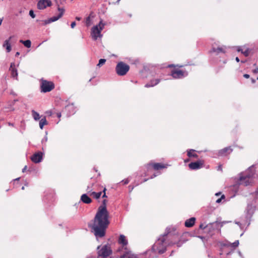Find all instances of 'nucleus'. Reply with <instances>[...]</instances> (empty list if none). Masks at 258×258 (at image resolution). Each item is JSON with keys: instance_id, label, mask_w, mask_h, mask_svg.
<instances>
[{"instance_id": "obj_1", "label": "nucleus", "mask_w": 258, "mask_h": 258, "mask_svg": "<svg viewBox=\"0 0 258 258\" xmlns=\"http://www.w3.org/2000/svg\"><path fill=\"white\" fill-rule=\"evenodd\" d=\"M106 202V200L102 201V205L98 208L96 214L93 224L91 226L92 232L97 239L105 236L106 229L109 224Z\"/></svg>"}, {"instance_id": "obj_2", "label": "nucleus", "mask_w": 258, "mask_h": 258, "mask_svg": "<svg viewBox=\"0 0 258 258\" xmlns=\"http://www.w3.org/2000/svg\"><path fill=\"white\" fill-rule=\"evenodd\" d=\"M170 232V228H167L165 233L161 235L152 247V250L155 253L162 254L166 250V244L165 242V237Z\"/></svg>"}, {"instance_id": "obj_3", "label": "nucleus", "mask_w": 258, "mask_h": 258, "mask_svg": "<svg viewBox=\"0 0 258 258\" xmlns=\"http://www.w3.org/2000/svg\"><path fill=\"white\" fill-rule=\"evenodd\" d=\"M252 167H249L244 172L239 174L238 184L243 186L249 185L252 182L254 171Z\"/></svg>"}, {"instance_id": "obj_4", "label": "nucleus", "mask_w": 258, "mask_h": 258, "mask_svg": "<svg viewBox=\"0 0 258 258\" xmlns=\"http://www.w3.org/2000/svg\"><path fill=\"white\" fill-rule=\"evenodd\" d=\"M254 211V207L252 205L248 204L246 209L245 220H241V222H236L235 223L238 225L241 229H243L245 226H248Z\"/></svg>"}, {"instance_id": "obj_5", "label": "nucleus", "mask_w": 258, "mask_h": 258, "mask_svg": "<svg viewBox=\"0 0 258 258\" xmlns=\"http://www.w3.org/2000/svg\"><path fill=\"white\" fill-rule=\"evenodd\" d=\"M105 23H103L101 20L98 25L92 28L91 35L93 40H96L98 38H101L102 37L101 32L103 29Z\"/></svg>"}, {"instance_id": "obj_6", "label": "nucleus", "mask_w": 258, "mask_h": 258, "mask_svg": "<svg viewBox=\"0 0 258 258\" xmlns=\"http://www.w3.org/2000/svg\"><path fill=\"white\" fill-rule=\"evenodd\" d=\"M129 70L130 66L122 61L118 62L115 68L116 72L119 76L125 75Z\"/></svg>"}, {"instance_id": "obj_7", "label": "nucleus", "mask_w": 258, "mask_h": 258, "mask_svg": "<svg viewBox=\"0 0 258 258\" xmlns=\"http://www.w3.org/2000/svg\"><path fill=\"white\" fill-rule=\"evenodd\" d=\"M101 246H98L97 247L98 254L99 256L102 257L103 258H106L109 255H110L112 253V250L110 246L108 245H105L101 247V249L100 248Z\"/></svg>"}, {"instance_id": "obj_8", "label": "nucleus", "mask_w": 258, "mask_h": 258, "mask_svg": "<svg viewBox=\"0 0 258 258\" xmlns=\"http://www.w3.org/2000/svg\"><path fill=\"white\" fill-rule=\"evenodd\" d=\"M54 88V84L53 82H41L40 84V91L42 93H46L51 91Z\"/></svg>"}, {"instance_id": "obj_9", "label": "nucleus", "mask_w": 258, "mask_h": 258, "mask_svg": "<svg viewBox=\"0 0 258 258\" xmlns=\"http://www.w3.org/2000/svg\"><path fill=\"white\" fill-rule=\"evenodd\" d=\"M171 75L176 79H181L188 75V73L185 70L174 69L171 72Z\"/></svg>"}, {"instance_id": "obj_10", "label": "nucleus", "mask_w": 258, "mask_h": 258, "mask_svg": "<svg viewBox=\"0 0 258 258\" xmlns=\"http://www.w3.org/2000/svg\"><path fill=\"white\" fill-rule=\"evenodd\" d=\"M57 10L59 12V14H58V15L49 18L48 19L45 20L44 21L45 25H47L52 22L56 21L63 15L64 12L65 11V10L63 8H60L59 7H58Z\"/></svg>"}, {"instance_id": "obj_11", "label": "nucleus", "mask_w": 258, "mask_h": 258, "mask_svg": "<svg viewBox=\"0 0 258 258\" xmlns=\"http://www.w3.org/2000/svg\"><path fill=\"white\" fill-rule=\"evenodd\" d=\"M51 6V2L50 0H39L37 3V8L39 10H43Z\"/></svg>"}, {"instance_id": "obj_12", "label": "nucleus", "mask_w": 258, "mask_h": 258, "mask_svg": "<svg viewBox=\"0 0 258 258\" xmlns=\"http://www.w3.org/2000/svg\"><path fill=\"white\" fill-rule=\"evenodd\" d=\"M43 153L41 152H38L34 154L31 157V159L35 163L40 162L43 158Z\"/></svg>"}, {"instance_id": "obj_13", "label": "nucleus", "mask_w": 258, "mask_h": 258, "mask_svg": "<svg viewBox=\"0 0 258 258\" xmlns=\"http://www.w3.org/2000/svg\"><path fill=\"white\" fill-rule=\"evenodd\" d=\"M64 111L68 112L67 113V115L69 116L74 114L76 112V109L74 104L72 103L67 105L65 107Z\"/></svg>"}, {"instance_id": "obj_14", "label": "nucleus", "mask_w": 258, "mask_h": 258, "mask_svg": "<svg viewBox=\"0 0 258 258\" xmlns=\"http://www.w3.org/2000/svg\"><path fill=\"white\" fill-rule=\"evenodd\" d=\"M167 165H164L161 163H149L147 164V168L150 169L151 167H152L154 170H158L161 169L166 168Z\"/></svg>"}, {"instance_id": "obj_15", "label": "nucleus", "mask_w": 258, "mask_h": 258, "mask_svg": "<svg viewBox=\"0 0 258 258\" xmlns=\"http://www.w3.org/2000/svg\"><path fill=\"white\" fill-rule=\"evenodd\" d=\"M237 51L241 52L245 56H248L251 50L249 48L246 47V46H237Z\"/></svg>"}, {"instance_id": "obj_16", "label": "nucleus", "mask_w": 258, "mask_h": 258, "mask_svg": "<svg viewBox=\"0 0 258 258\" xmlns=\"http://www.w3.org/2000/svg\"><path fill=\"white\" fill-rule=\"evenodd\" d=\"M188 167L192 170H197L202 167V163L201 161L191 162L189 164Z\"/></svg>"}, {"instance_id": "obj_17", "label": "nucleus", "mask_w": 258, "mask_h": 258, "mask_svg": "<svg viewBox=\"0 0 258 258\" xmlns=\"http://www.w3.org/2000/svg\"><path fill=\"white\" fill-rule=\"evenodd\" d=\"M12 38V36H10L8 39L4 41L3 45V47L6 48L7 52H10L12 50L11 45L10 42Z\"/></svg>"}, {"instance_id": "obj_18", "label": "nucleus", "mask_w": 258, "mask_h": 258, "mask_svg": "<svg viewBox=\"0 0 258 258\" xmlns=\"http://www.w3.org/2000/svg\"><path fill=\"white\" fill-rule=\"evenodd\" d=\"M10 70L11 71V75L14 79H17L18 73L17 70L15 68L14 63H11L10 68Z\"/></svg>"}, {"instance_id": "obj_19", "label": "nucleus", "mask_w": 258, "mask_h": 258, "mask_svg": "<svg viewBox=\"0 0 258 258\" xmlns=\"http://www.w3.org/2000/svg\"><path fill=\"white\" fill-rule=\"evenodd\" d=\"M196 218L194 217L190 218L186 220L185 222L184 225L186 227H191L194 226L195 223Z\"/></svg>"}, {"instance_id": "obj_20", "label": "nucleus", "mask_w": 258, "mask_h": 258, "mask_svg": "<svg viewBox=\"0 0 258 258\" xmlns=\"http://www.w3.org/2000/svg\"><path fill=\"white\" fill-rule=\"evenodd\" d=\"M232 151L230 147H226L219 151V155L220 156H225L227 153L230 154Z\"/></svg>"}, {"instance_id": "obj_21", "label": "nucleus", "mask_w": 258, "mask_h": 258, "mask_svg": "<svg viewBox=\"0 0 258 258\" xmlns=\"http://www.w3.org/2000/svg\"><path fill=\"white\" fill-rule=\"evenodd\" d=\"M118 242L119 244H121L122 246H125L127 244V240L125 238V236L122 234L120 235Z\"/></svg>"}, {"instance_id": "obj_22", "label": "nucleus", "mask_w": 258, "mask_h": 258, "mask_svg": "<svg viewBox=\"0 0 258 258\" xmlns=\"http://www.w3.org/2000/svg\"><path fill=\"white\" fill-rule=\"evenodd\" d=\"M120 258H137L136 256L132 254L129 250H126L125 252L120 257Z\"/></svg>"}, {"instance_id": "obj_23", "label": "nucleus", "mask_w": 258, "mask_h": 258, "mask_svg": "<svg viewBox=\"0 0 258 258\" xmlns=\"http://www.w3.org/2000/svg\"><path fill=\"white\" fill-rule=\"evenodd\" d=\"M81 201L85 204H90L91 203V199L87 196V194H83L81 197Z\"/></svg>"}, {"instance_id": "obj_24", "label": "nucleus", "mask_w": 258, "mask_h": 258, "mask_svg": "<svg viewBox=\"0 0 258 258\" xmlns=\"http://www.w3.org/2000/svg\"><path fill=\"white\" fill-rule=\"evenodd\" d=\"M238 245H239V241L236 240L232 243H228V244L224 243L222 245V247L223 248H228L229 247H232L235 248V247H237L238 246Z\"/></svg>"}, {"instance_id": "obj_25", "label": "nucleus", "mask_w": 258, "mask_h": 258, "mask_svg": "<svg viewBox=\"0 0 258 258\" xmlns=\"http://www.w3.org/2000/svg\"><path fill=\"white\" fill-rule=\"evenodd\" d=\"M219 225H220V223L218 221H216L212 223H210V224L207 225V226H204V225L203 224H201L200 225V228L205 229V228H206V227H209L212 226L218 227V226H219Z\"/></svg>"}, {"instance_id": "obj_26", "label": "nucleus", "mask_w": 258, "mask_h": 258, "mask_svg": "<svg viewBox=\"0 0 258 258\" xmlns=\"http://www.w3.org/2000/svg\"><path fill=\"white\" fill-rule=\"evenodd\" d=\"M211 52H215L217 54H218L220 53H225V51L222 47H218L217 48L213 47Z\"/></svg>"}, {"instance_id": "obj_27", "label": "nucleus", "mask_w": 258, "mask_h": 258, "mask_svg": "<svg viewBox=\"0 0 258 258\" xmlns=\"http://www.w3.org/2000/svg\"><path fill=\"white\" fill-rule=\"evenodd\" d=\"M195 150L193 149H190L187 151V154L189 157H195L197 158L198 155L195 153Z\"/></svg>"}, {"instance_id": "obj_28", "label": "nucleus", "mask_w": 258, "mask_h": 258, "mask_svg": "<svg viewBox=\"0 0 258 258\" xmlns=\"http://www.w3.org/2000/svg\"><path fill=\"white\" fill-rule=\"evenodd\" d=\"M31 113L32 116L35 120L37 121L40 119V115L37 112H36L34 110H32L31 111Z\"/></svg>"}, {"instance_id": "obj_29", "label": "nucleus", "mask_w": 258, "mask_h": 258, "mask_svg": "<svg viewBox=\"0 0 258 258\" xmlns=\"http://www.w3.org/2000/svg\"><path fill=\"white\" fill-rule=\"evenodd\" d=\"M47 124V121L45 117H43L39 121V126L40 128L42 130L44 125H46Z\"/></svg>"}, {"instance_id": "obj_30", "label": "nucleus", "mask_w": 258, "mask_h": 258, "mask_svg": "<svg viewBox=\"0 0 258 258\" xmlns=\"http://www.w3.org/2000/svg\"><path fill=\"white\" fill-rule=\"evenodd\" d=\"M20 42L23 44L27 48H30L31 46V42L30 40H20Z\"/></svg>"}, {"instance_id": "obj_31", "label": "nucleus", "mask_w": 258, "mask_h": 258, "mask_svg": "<svg viewBox=\"0 0 258 258\" xmlns=\"http://www.w3.org/2000/svg\"><path fill=\"white\" fill-rule=\"evenodd\" d=\"M101 194H102L101 191L98 192H96L95 191H92L91 192L90 195L93 196V197L94 198H95L96 199H98L101 197Z\"/></svg>"}, {"instance_id": "obj_32", "label": "nucleus", "mask_w": 258, "mask_h": 258, "mask_svg": "<svg viewBox=\"0 0 258 258\" xmlns=\"http://www.w3.org/2000/svg\"><path fill=\"white\" fill-rule=\"evenodd\" d=\"M158 82H148V83L145 85V87L146 88L154 87L157 85Z\"/></svg>"}, {"instance_id": "obj_33", "label": "nucleus", "mask_w": 258, "mask_h": 258, "mask_svg": "<svg viewBox=\"0 0 258 258\" xmlns=\"http://www.w3.org/2000/svg\"><path fill=\"white\" fill-rule=\"evenodd\" d=\"M225 199V196L224 195H222L221 197L216 200L215 202L217 204H220L222 203V201Z\"/></svg>"}, {"instance_id": "obj_34", "label": "nucleus", "mask_w": 258, "mask_h": 258, "mask_svg": "<svg viewBox=\"0 0 258 258\" xmlns=\"http://www.w3.org/2000/svg\"><path fill=\"white\" fill-rule=\"evenodd\" d=\"M105 62H106V59H105L101 58L99 60V62L97 64V66L101 67V66L104 64Z\"/></svg>"}, {"instance_id": "obj_35", "label": "nucleus", "mask_w": 258, "mask_h": 258, "mask_svg": "<svg viewBox=\"0 0 258 258\" xmlns=\"http://www.w3.org/2000/svg\"><path fill=\"white\" fill-rule=\"evenodd\" d=\"M86 25L87 26H89L91 25V18L90 16H88L86 20Z\"/></svg>"}, {"instance_id": "obj_36", "label": "nucleus", "mask_w": 258, "mask_h": 258, "mask_svg": "<svg viewBox=\"0 0 258 258\" xmlns=\"http://www.w3.org/2000/svg\"><path fill=\"white\" fill-rule=\"evenodd\" d=\"M47 133H46L45 136H44V137L42 139V140L41 141V143L42 144H45L47 141L48 138H47Z\"/></svg>"}, {"instance_id": "obj_37", "label": "nucleus", "mask_w": 258, "mask_h": 258, "mask_svg": "<svg viewBox=\"0 0 258 258\" xmlns=\"http://www.w3.org/2000/svg\"><path fill=\"white\" fill-rule=\"evenodd\" d=\"M130 181V178H127L126 179H124L121 181V182H122L124 184H127Z\"/></svg>"}, {"instance_id": "obj_38", "label": "nucleus", "mask_w": 258, "mask_h": 258, "mask_svg": "<svg viewBox=\"0 0 258 258\" xmlns=\"http://www.w3.org/2000/svg\"><path fill=\"white\" fill-rule=\"evenodd\" d=\"M29 15L32 18H34L35 17V15L34 13V12L32 10H31L29 11Z\"/></svg>"}, {"instance_id": "obj_39", "label": "nucleus", "mask_w": 258, "mask_h": 258, "mask_svg": "<svg viewBox=\"0 0 258 258\" xmlns=\"http://www.w3.org/2000/svg\"><path fill=\"white\" fill-rule=\"evenodd\" d=\"M160 174V172H157L156 173H155L151 177V178H153L154 177H155L156 176H157V175H159Z\"/></svg>"}, {"instance_id": "obj_40", "label": "nucleus", "mask_w": 258, "mask_h": 258, "mask_svg": "<svg viewBox=\"0 0 258 258\" xmlns=\"http://www.w3.org/2000/svg\"><path fill=\"white\" fill-rule=\"evenodd\" d=\"M87 190L88 192L90 194H91V192H92V188L90 187H89V186L87 187Z\"/></svg>"}, {"instance_id": "obj_41", "label": "nucleus", "mask_w": 258, "mask_h": 258, "mask_svg": "<svg viewBox=\"0 0 258 258\" xmlns=\"http://www.w3.org/2000/svg\"><path fill=\"white\" fill-rule=\"evenodd\" d=\"M76 25V23L75 22H73L71 24V27L72 28H74Z\"/></svg>"}, {"instance_id": "obj_42", "label": "nucleus", "mask_w": 258, "mask_h": 258, "mask_svg": "<svg viewBox=\"0 0 258 258\" xmlns=\"http://www.w3.org/2000/svg\"><path fill=\"white\" fill-rule=\"evenodd\" d=\"M105 191H106V188H104L103 189V192H104V194H103V196H102V198H106V197H107V196H106V194H105Z\"/></svg>"}, {"instance_id": "obj_43", "label": "nucleus", "mask_w": 258, "mask_h": 258, "mask_svg": "<svg viewBox=\"0 0 258 258\" xmlns=\"http://www.w3.org/2000/svg\"><path fill=\"white\" fill-rule=\"evenodd\" d=\"M243 77L245 79H248L249 78V75L248 74H244L243 75Z\"/></svg>"}, {"instance_id": "obj_44", "label": "nucleus", "mask_w": 258, "mask_h": 258, "mask_svg": "<svg viewBox=\"0 0 258 258\" xmlns=\"http://www.w3.org/2000/svg\"><path fill=\"white\" fill-rule=\"evenodd\" d=\"M217 170L222 171V166L221 165L218 166Z\"/></svg>"}, {"instance_id": "obj_45", "label": "nucleus", "mask_w": 258, "mask_h": 258, "mask_svg": "<svg viewBox=\"0 0 258 258\" xmlns=\"http://www.w3.org/2000/svg\"><path fill=\"white\" fill-rule=\"evenodd\" d=\"M27 168V166H25L22 169V172H24L26 170Z\"/></svg>"}, {"instance_id": "obj_46", "label": "nucleus", "mask_w": 258, "mask_h": 258, "mask_svg": "<svg viewBox=\"0 0 258 258\" xmlns=\"http://www.w3.org/2000/svg\"><path fill=\"white\" fill-rule=\"evenodd\" d=\"M221 195V192H218L216 193L215 195L216 197H218V196H219Z\"/></svg>"}, {"instance_id": "obj_47", "label": "nucleus", "mask_w": 258, "mask_h": 258, "mask_svg": "<svg viewBox=\"0 0 258 258\" xmlns=\"http://www.w3.org/2000/svg\"><path fill=\"white\" fill-rule=\"evenodd\" d=\"M238 254H239V256H240L241 258H243V255H242V254L241 252L240 251H238Z\"/></svg>"}, {"instance_id": "obj_48", "label": "nucleus", "mask_w": 258, "mask_h": 258, "mask_svg": "<svg viewBox=\"0 0 258 258\" xmlns=\"http://www.w3.org/2000/svg\"><path fill=\"white\" fill-rule=\"evenodd\" d=\"M57 116L58 117V118H60L61 117V113L60 112H58L57 113Z\"/></svg>"}, {"instance_id": "obj_49", "label": "nucleus", "mask_w": 258, "mask_h": 258, "mask_svg": "<svg viewBox=\"0 0 258 258\" xmlns=\"http://www.w3.org/2000/svg\"><path fill=\"white\" fill-rule=\"evenodd\" d=\"M10 94L13 95H14V96H16L17 95V94L14 92H13V91H11Z\"/></svg>"}, {"instance_id": "obj_50", "label": "nucleus", "mask_w": 258, "mask_h": 258, "mask_svg": "<svg viewBox=\"0 0 258 258\" xmlns=\"http://www.w3.org/2000/svg\"><path fill=\"white\" fill-rule=\"evenodd\" d=\"M253 72L254 73H258V68L255 69L254 70H253Z\"/></svg>"}, {"instance_id": "obj_51", "label": "nucleus", "mask_w": 258, "mask_h": 258, "mask_svg": "<svg viewBox=\"0 0 258 258\" xmlns=\"http://www.w3.org/2000/svg\"><path fill=\"white\" fill-rule=\"evenodd\" d=\"M174 67V64H169V65L168 66V68H172V67Z\"/></svg>"}, {"instance_id": "obj_52", "label": "nucleus", "mask_w": 258, "mask_h": 258, "mask_svg": "<svg viewBox=\"0 0 258 258\" xmlns=\"http://www.w3.org/2000/svg\"><path fill=\"white\" fill-rule=\"evenodd\" d=\"M19 55H20V52H17L16 53L15 56H18Z\"/></svg>"}, {"instance_id": "obj_53", "label": "nucleus", "mask_w": 258, "mask_h": 258, "mask_svg": "<svg viewBox=\"0 0 258 258\" xmlns=\"http://www.w3.org/2000/svg\"><path fill=\"white\" fill-rule=\"evenodd\" d=\"M235 60L238 62L240 61V60H239V58L238 57H236Z\"/></svg>"}, {"instance_id": "obj_54", "label": "nucleus", "mask_w": 258, "mask_h": 258, "mask_svg": "<svg viewBox=\"0 0 258 258\" xmlns=\"http://www.w3.org/2000/svg\"><path fill=\"white\" fill-rule=\"evenodd\" d=\"M76 20H77L78 21H80L81 20V18H80V17H76Z\"/></svg>"}, {"instance_id": "obj_55", "label": "nucleus", "mask_w": 258, "mask_h": 258, "mask_svg": "<svg viewBox=\"0 0 258 258\" xmlns=\"http://www.w3.org/2000/svg\"><path fill=\"white\" fill-rule=\"evenodd\" d=\"M20 179V177L17 178L14 180V181L19 180Z\"/></svg>"}, {"instance_id": "obj_56", "label": "nucleus", "mask_w": 258, "mask_h": 258, "mask_svg": "<svg viewBox=\"0 0 258 258\" xmlns=\"http://www.w3.org/2000/svg\"><path fill=\"white\" fill-rule=\"evenodd\" d=\"M129 188L131 189V190H130V191H131L133 189L134 187H131V186H129Z\"/></svg>"}, {"instance_id": "obj_57", "label": "nucleus", "mask_w": 258, "mask_h": 258, "mask_svg": "<svg viewBox=\"0 0 258 258\" xmlns=\"http://www.w3.org/2000/svg\"><path fill=\"white\" fill-rule=\"evenodd\" d=\"M129 188L131 189V190H130V191H131L133 189L134 187H131V186H129Z\"/></svg>"}, {"instance_id": "obj_58", "label": "nucleus", "mask_w": 258, "mask_h": 258, "mask_svg": "<svg viewBox=\"0 0 258 258\" xmlns=\"http://www.w3.org/2000/svg\"><path fill=\"white\" fill-rule=\"evenodd\" d=\"M129 188L131 189V190H130V191H131L133 189L134 187H131V186H129Z\"/></svg>"}, {"instance_id": "obj_59", "label": "nucleus", "mask_w": 258, "mask_h": 258, "mask_svg": "<svg viewBox=\"0 0 258 258\" xmlns=\"http://www.w3.org/2000/svg\"><path fill=\"white\" fill-rule=\"evenodd\" d=\"M18 100L17 99H15L14 100V103H15L16 102L18 101Z\"/></svg>"}, {"instance_id": "obj_60", "label": "nucleus", "mask_w": 258, "mask_h": 258, "mask_svg": "<svg viewBox=\"0 0 258 258\" xmlns=\"http://www.w3.org/2000/svg\"><path fill=\"white\" fill-rule=\"evenodd\" d=\"M120 0H117V1L116 2V4H118Z\"/></svg>"}, {"instance_id": "obj_61", "label": "nucleus", "mask_w": 258, "mask_h": 258, "mask_svg": "<svg viewBox=\"0 0 258 258\" xmlns=\"http://www.w3.org/2000/svg\"><path fill=\"white\" fill-rule=\"evenodd\" d=\"M9 125L13 126V124L11 123H9Z\"/></svg>"}, {"instance_id": "obj_62", "label": "nucleus", "mask_w": 258, "mask_h": 258, "mask_svg": "<svg viewBox=\"0 0 258 258\" xmlns=\"http://www.w3.org/2000/svg\"><path fill=\"white\" fill-rule=\"evenodd\" d=\"M148 179H145L143 182H145L148 180Z\"/></svg>"}, {"instance_id": "obj_63", "label": "nucleus", "mask_w": 258, "mask_h": 258, "mask_svg": "<svg viewBox=\"0 0 258 258\" xmlns=\"http://www.w3.org/2000/svg\"><path fill=\"white\" fill-rule=\"evenodd\" d=\"M173 252H174V251H172L171 252V253L170 255H172Z\"/></svg>"}, {"instance_id": "obj_64", "label": "nucleus", "mask_w": 258, "mask_h": 258, "mask_svg": "<svg viewBox=\"0 0 258 258\" xmlns=\"http://www.w3.org/2000/svg\"><path fill=\"white\" fill-rule=\"evenodd\" d=\"M22 190H24V186H23V187H22Z\"/></svg>"}]
</instances>
